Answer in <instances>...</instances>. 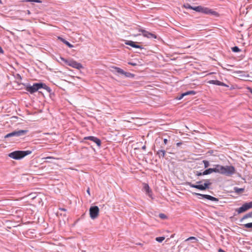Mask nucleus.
<instances>
[{
    "label": "nucleus",
    "instance_id": "f257e3e1",
    "mask_svg": "<svg viewBox=\"0 0 252 252\" xmlns=\"http://www.w3.org/2000/svg\"><path fill=\"white\" fill-rule=\"evenodd\" d=\"M217 173L226 176H230L235 173L236 170L233 166H223L219 164H217Z\"/></svg>",
    "mask_w": 252,
    "mask_h": 252
},
{
    "label": "nucleus",
    "instance_id": "f03ea898",
    "mask_svg": "<svg viewBox=\"0 0 252 252\" xmlns=\"http://www.w3.org/2000/svg\"><path fill=\"white\" fill-rule=\"evenodd\" d=\"M183 7H184L185 8H189L190 9H192L193 10H195L196 12H201L202 13L206 14H213L215 12L212 11L211 9L207 8V7H204L201 6H198L195 7L191 6L189 4L186 3L183 5Z\"/></svg>",
    "mask_w": 252,
    "mask_h": 252
},
{
    "label": "nucleus",
    "instance_id": "7ed1b4c3",
    "mask_svg": "<svg viewBox=\"0 0 252 252\" xmlns=\"http://www.w3.org/2000/svg\"><path fill=\"white\" fill-rule=\"evenodd\" d=\"M31 151H15L8 154V157L14 159H20L32 153Z\"/></svg>",
    "mask_w": 252,
    "mask_h": 252
},
{
    "label": "nucleus",
    "instance_id": "20e7f679",
    "mask_svg": "<svg viewBox=\"0 0 252 252\" xmlns=\"http://www.w3.org/2000/svg\"><path fill=\"white\" fill-rule=\"evenodd\" d=\"M60 59L61 61L63 62L65 64L67 65L71 66L73 68L77 69H80L81 68H83V65L80 63L76 61L71 59V60H66L62 57H60Z\"/></svg>",
    "mask_w": 252,
    "mask_h": 252
},
{
    "label": "nucleus",
    "instance_id": "39448f33",
    "mask_svg": "<svg viewBox=\"0 0 252 252\" xmlns=\"http://www.w3.org/2000/svg\"><path fill=\"white\" fill-rule=\"evenodd\" d=\"M43 86H45V85L42 83H35L32 86H27L26 90L31 94H33L37 91L39 89L43 88Z\"/></svg>",
    "mask_w": 252,
    "mask_h": 252
},
{
    "label": "nucleus",
    "instance_id": "423d86ee",
    "mask_svg": "<svg viewBox=\"0 0 252 252\" xmlns=\"http://www.w3.org/2000/svg\"><path fill=\"white\" fill-rule=\"evenodd\" d=\"M188 184L191 188L197 189H198L204 190L209 188V186L211 185V183L208 180L205 181V183L204 185H194L191 183H188Z\"/></svg>",
    "mask_w": 252,
    "mask_h": 252
},
{
    "label": "nucleus",
    "instance_id": "0eeeda50",
    "mask_svg": "<svg viewBox=\"0 0 252 252\" xmlns=\"http://www.w3.org/2000/svg\"><path fill=\"white\" fill-rule=\"evenodd\" d=\"M99 209L96 206L91 207L89 210L90 216L92 219H95L99 215Z\"/></svg>",
    "mask_w": 252,
    "mask_h": 252
},
{
    "label": "nucleus",
    "instance_id": "6e6552de",
    "mask_svg": "<svg viewBox=\"0 0 252 252\" xmlns=\"http://www.w3.org/2000/svg\"><path fill=\"white\" fill-rule=\"evenodd\" d=\"M111 68L115 69V71H117V72H118V73L124 75L126 77L133 78L134 76V75L133 74H132L130 72H125L122 69L118 67L113 66H112Z\"/></svg>",
    "mask_w": 252,
    "mask_h": 252
},
{
    "label": "nucleus",
    "instance_id": "1a4fd4ad",
    "mask_svg": "<svg viewBox=\"0 0 252 252\" xmlns=\"http://www.w3.org/2000/svg\"><path fill=\"white\" fill-rule=\"evenodd\" d=\"M252 208V201L249 203H246L237 210L238 214L242 213Z\"/></svg>",
    "mask_w": 252,
    "mask_h": 252
},
{
    "label": "nucleus",
    "instance_id": "9d476101",
    "mask_svg": "<svg viewBox=\"0 0 252 252\" xmlns=\"http://www.w3.org/2000/svg\"><path fill=\"white\" fill-rule=\"evenodd\" d=\"M26 132H27V130H24L13 131L12 132H11V133H8L7 134H6L5 136V138H6L10 137L12 136H19L22 134H25Z\"/></svg>",
    "mask_w": 252,
    "mask_h": 252
},
{
    "label": "nucleus",
    "instance_id": "9b49d317",
    "mask_svg": "<svg viewBox=\"0 0 252 252\" xmlns=\"http://www.w3.org/2000/svg\"><path fill=\"white\" fill-rule=\"evenodd\" d=\"M84 140H90L95 143L98 147H100L101 146V142L100 140L94 136H90L85 137L84 138Z\"/></svg>",
    "mask_w": 252,
    "mask_h": 252
},
{
    "label": "nucleus",
    "instance_id": "f8f14e48",
    "mask_svg": "<svg viewBox=\"0 0 252 252\" xmlns=\"http://www.w3.org/2000/svg\"><path fill=\"white\" fill-rule=\"evenodd\" d=\"M193 194H195L196 195H200L202 197L206 198L207 199L213 201H218L219 199L217 198H216L215 197H213L212 196H211L210 195L207 194H202L198 193H193Z\"/></svg>",
    "mask_w": 252,
    "mask_h": 252
},
{
    "label": "nucleus",
    "instance_id": "ddd939ff",
    "mask_svg": "<svg viewBox=\"0 0 252 252\" xmlns=\"http://www.w3.org/2000/svg\"><path fill=\"white\" fill-rule=\"evenodd\" d=\"M141 32H142L143 35L144 37H146L147 38H154L155 39L157 38L156 35H155V34H154L153 33L150 32L145 30H142Z\"/></svg>",
    "mask_w": 252,
    "mask_h": 252
},
{
    "label": "nucleus",
    "instance_id": "4468645a",
    "mask_svg": "<svg viewBox=\"0 0 252 252\" xmlns=\"http://www.w3.org/2000/svg\"><path fill=\"white\" fill-rule=\"evenodd\" d=\"M213 172L217 173V165H215V167L214 168H209L206 169L203 172H202V174L205 175L211 174Z\"/></svg>",
    "mask_w": 252,
    "mask_h": 252
},
{
    "label": "nucleus",
    "instance_id": "2eb2a0df",
    "mask_svg": "<svg viewBox=\"0 0 252 252\" xmlns=\"http://www.w3.org/2000/svg\"><path fill=\"white\" fill-rule=\"evenodd\" d=\"M208 83L209 84H212L218 86H226L224 83L218 80H210L208 81Z\"/></svg>",
    "mask_w": 252,
    "mask_h": 252
},
{
    "label": "nucleus",
    "instance_id": "dca6fc26",
    "mask_svg": "<svg viewBox=\"0 0 252 252\" xmlns=\"http://www.w3.org/2000/svg\"><path fill=\"white\" fill-rule=\"evenodd\" d=\"M126 44L134 48L142 49V47L140 46L136 45L133 41H128L126 42Z\"/></svg>",
    "mask_w": 252,
    "mask_h": 252
},
{
    "label": "nucleus",
    "instance_id": "f3484780",
    "mask_svg": "<svg viewBox=\"0 0 252 252\" xmlns=\"http://www.w3.org/2000/svg\"><path fill=\"white\" fill-rule=\"evenodd\" d=\"M196 94L195 92L194 91H188L187 92H186L183 94H182L181 96H180V97L179 98V99H181L185 95H189V94H192V95H194L195 94Z\"/></svg>",
    "mask_w": 252,
    "mask_h": 252
},
{
    "label": "nucleus",
    "instance_id": "a211bd4d",
    "mask_svg": "<svg viewBox=\"0 0 252 252\" xmlns=\"http://www.w3.org/2000/svg\"><path fill=\"white\" fill-rule=\"evenodd\" d=\"M143 185H144L143 188H144V190L146 191V192L147 193L149 194V195H150V193L151 192V191L150 189V187H149V185L145 183Z\"/></svg>",
    "mask_w": 252,
    "mask_h": 252
},
{
    "label": "nucleus",
    "instance_id": "6ab92c4d",
    "mask_svg": "<svg viewBox=\"0 0 252 252\" xmlns=\"http://www.w3.org/2000/svg\"><path fill=\"white\" fill-rule=\"evenodd\" d=\"M157 154L159 157L164 158L165 155V151L164 150H159L157 152Z\"/></svg>",
    "mask_w": 252,
    "mask_h": 252
},
{
    "label": "nucleus",
    "instance_id": "aec40b11",
    "mask_svg": "<svg viewBox=\"0 0 252 252\" xmlns=\"http://www.w3.org/2000/svg\"><path fill=\"white\" fill-rule=\"evenodd\" d=\"M252 218V211L251 212L245 215L242 219V220L247 219V218Z\"/></svg>",
    "mask_w": 252,
    "mask_h": 252
},
{
    "label": "nucleus",
    "instance_id": "412c9836",
    "mask_svg": "<svg viewBox=\"0 0 252 252\" xmlns=\"http://www.w3.org/2000/svg\"><path fill=\"white\" fill-rule=\"evenodd\" d=\"M63 41V42L65 44H66L68 47L69 48H72L73 47V46L69 42H68V41H66L64 39H62V40Z\"/></svg>",
    "mask_w": 252,
    "mask_h": 252
},
{
    "label": "nucleus",
    "instance_id": "4be33fe9",
    "mask_svg": "<svg viewBox=\"0 0 252 252\" xmlns=\"http://www.w3.org/2000/svg\"><path fill=\"white\" fill-rule=\"evenodd\" d=\"M245 228H252V222H250L243 224Z\"/></svg>",
    "mask_w": 252,
    "mask_h": 252
},
{
    "label": "nucleus",
    "instance_id": "5701e85b",
    "mask_svg": "<svg viewBox=\"0 0 252 252\" xmlns=\"http://www.w3.org/2000/svg\"><path fill=\"white\" fill-rule=\"evenodd\" d=\"M165 239L164 237H158L156 238V240L158 242L161 243Z\"/></svg>",
    "mask_w": 252,
    "mask_h": 252
},
{
    "label": "nucleus",
    "instance_id": "b1692460",
    "mask_svg": "<svg viewBox=\"0 0 252 252\" xmlns=\"http://www.w3.org/2000/svg\"><path fill=\"white\" fill-rule=\"evenodd\" d=\"M189 240H194L195 242L198 241L196 237L193 236L189 237L188 238L185 240V241H188Z\"/></svg>",
    "mask_w": 252,
    "mask_h": 252
},
{
    "label": "nucleus",
    "instance_id": "393cba45",
    "mask_svg": "<svg viewBox=\"0 0 252 252\" xmlns=\"http://www.w3.org/2000/svg\"><path fill=\"white\" fill-rule=\"evenodd\" d=\"M159 217L160 219H163V220L167 219V216L165 214H162V213L159 214Z\"/></svg>",
    "mask_w": 252,
    "mask_h": 252
},
{
    "label": "nucleus",
    "instance_id": "a878e982",
    "mask_svg": "<svg viewBox=\"0 0 252 252\" xmlns=\"http://www.w3.org/2000/svg\"><path fill=\"white\" fill-rule=\"evenodd\" d=\"M232 50L234 52H238L240 51L239 48L237 46H235L232 48Z\"/></svg>",
    "mask_w": 252,
    "mask_h": 252
},
{
    "label": "nucleus",
    "instance_id": "bb28decb",
    "mask_svg": "<svg viewBox=\"0 0 252 252\" xmlns=\"http://www.w3.org/2000/svg\"><path fill=\"white\" fill-rule=\"evenodd\" d=\"M203 162L204 164L205 168H207L209 166V162L208 161L204 160L203 161Z\"/></svg>",
    "mask_w": 252,
    "mask_h": 252
},
{
    "label": "nucleus",
    "instance_id": "cd10ccee",
    "mask_svg": "<svg viewBox=\"0 0 252 252\" xmlns=\"http://www.w3.org/2000/svg\"><path fill=\"white\" fill-rule=\"evenodd\" d=\"M26 1L27 2H35L37 3H41V1L40 0H26Z\"/></svg>",
    "mask_w": 252,
    "mask_h": 252
},
{
    "label": "nucleus",
    "instance_id": "c85d7f7f",
    "mask_svg": "<svg viewBox=\"0 0 252 252\" xmlns=\"http://www.w3.org/2000/svg\"><path fill=\"white\" fill-rule=\"evenodd\" d=\"M128 63L129 64H130V65H132V66H136L137 65V63H131V62H129Z\"/></svg>",
    "mask_w": 252,
    "mask_h": 252
},
{
    "label": "nucleus",
    "instance_id": "c756f323",
    "mask_svg": "<svg viewBox=\"0 0 252 252\" xmlns=\"http://www.w3.org/2000/svg\"><path fill=\"white\" fill-rule=\"evenodd\" d=\"M4 53V51L3 50V49H2V48L0 46V53L1 54H3Z\"/></svg>",
    "mask_w": 252,
    "mask_h": 252
},
{
    "label": "nucleus",
    "instance_id": "7c9ffc66",
    "mask_svg": "<svg viewBox=\"0 0 252 252\" xmlns=\"http://www.w3.org/2000/svg\"><path fill=\"white\" fill-rule=\"evenodd\" d=\"M196 175L198 176H200L203 175L202 174V173H201V172H198L196 174Z\"/></svg>",
    "mask_w": 252,
    "mask_h": 252
},
{
    "label": "nucleus",
    "instance_id": "2f4dec72",
    "mask_svg": "<svg viewBox=\"0 0 252 252\" xmlns=\"http://www.w3.org/2000/svg\"><path fill=\"white\" fill-rule=\"evenodd\" d=\"M163 141H164V144L165 145H166V144L167 143L168 140H167V139H164V140H163Z\"/></svg>",
    "mask_w": 252,
    "mask_h": 252
},
{
    "label": "nucleus",
    "instance_id": "473e14b6",
    "mask_svg": "<svg viewBox=\"0 0 252 252\" xmlns=\"http://www.w3.org/2000/svg\"><path fill=\"white\" fill-rule=\"evenodd\" d=\"M247 89L248 90H249V91L251 93V94H252V89H251L250 87H248L247 88Z\"/></svg>",
    "mask_w": 252,
    "mask_h": 252
},
{
    "label": "nucleus",
    "instance_id": "72a5a7b5",
    "mask_svg": "<svg viewBox=\"0 0 252 252\" xmlns=\"http://www.w3.org/2000/svg\"><path fill=\"white\" fill-rule=\"evenodd\" d=\"M182 143L181 142H178V143H177L176 144V145H177V146L178 147H179V146H180V145H182Z\"/></svg>",
    "mask_w": 252,
    "mask_h": 252
},
{
    "label": "nucleus",
    "instance_id": "f704fd0d",
    "mask_svg": "<svg viewBox=\"0 0 252 252\" xmlns=\"http://www.w3.org/2000/svg\"><path fill=\"white\" fill-rule=\"evenodd\" d=\"M87 192L88 193V194L89 195H90V189L89 188H88V189L87 190Z\"/></svg>",
    "mask_w": 252,
    "mask_h": 252
},
{
    "label": "nucleus",
    "instance_id": "c9c22d12",
    "mask_svg": "<svg viewBox=\"0 0 252 252\" xmlns=\"http://www.w3.org/2000/svg\"><path fill=\"white\" fill-rule=\"evenodd\" d=\"M27 12L28 14H29V15L31 14V12L30 10H28Z\"/></svg>",
    "mask_w": 252,
    "mask_h": 252
},
{
    "label": "nucleus",
    "instance_id": "e433bc0d",
    "mask_svg": "<svg viewBox=\"0 0 252 252\" xmlns=\"http://www.w3.org/2000/svg\"><path fill=\"white\" fill-rule=\"evenodd\" d=\"M46 158H47V159L53 158V157H48Z\"/></svg>",
    "mask_w": 252,
    "mask_h": 252
},
{
    "label": "nucleus",
    "instance_id": "4c0bfd02",
    "mask_svg": "<svg viewBox=\"0 0 252 252\" xmlns=\"http://www.w3.org/2000/svg\"><path fill=\"white\" fill-rule=\"evenodd\" d=\"M61 210H62V211H66V209H64V208L61 209Z\"/></svg>",
    "mask_w": 252,
    "mask_h": 252
},
{
    "label": "nucleus",
    "instance_id": "58836bf2",
    "mask_svg": "<svg viewBox=\"0 0 252 252\" xmlns=\"http://www.w3.org/2000/svg\"><path fill=\"white\" fill-rule=\"evenodd\" d=\"M0 4H2V1H1V0H0Z\"/></svg>",
    "mask_w": 252,
    "mask_h": 252
},
{
    "label": "nucleus",
    "instance_id": "ea45409f",
    "mask_svg": "<svg viewBox=\"0 0 252 252\" xmlns=\"http://www.w3.org/2000/svg\"><path fill=\"white\" fill-rule=\"evenodd\" d=\"M201 183V182H197V184H199V183Z\"/></svg>",
    "mask_w": 252,
    "mask_h": 252
}]
</instances>
